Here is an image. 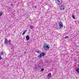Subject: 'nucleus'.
Masks as SVG:
<instances>
[{"mask_svg": "<svg viewBox=\"0 0 79 79\" xmlns=\"http://www.w3.org/2000/svg\"><path fill=\"white\" fill-rule=\"evenodd\" d=\"M55 2L56 4L58 5H60L62 3L63 0H55Z\"/></svg>", "mask_w": 79, "mask_h": 79, "instance_id": "obj_1", "label": "nucleus"}, {"mask_svg": "<svg viewBox=\"0 0 79 79\" xmlns=\"http://www.w3.org/2000/svg\"><path fill=\"white\" fill-rule=\"evenodd\" d=\"M43 47L45 50H48L50 49V47L46 44H45Z\"/></svg>", "mask_w": 79, "mask_h": 79, "instance_id": "obj_2", "label": "nucleus"}, {"mask_svg": "<svg viewBox=\"0 0 79 79\" xmlns=\"http://www.w3.org/2000/svg\"><path fill=\"white\" fill-rule=\"evenodd\" d=\"M45 55V52H42V53H40L39 55H38L37 56V57L40 58H41V57L42 56H44Z\"/></svg>", "mask_w": 79, "mask_h": 79, "instance_id": "obj_3", "label": "nucleus"}, {"mask_svg": "<svg viewBox=\"0 0 79 79\" xmlns=\"http://www.w3.org/2000/svg\"><path fill=\"white\" fill-rule=\"evenodd\" d=\"M9 41L6 38L4 40V44L6 45V46H8V44H9Z\"/></svg>", "mask_w": 79, "mask_h": 79, "instance_id": "obj_4", "label": "nucleus"}, {"mask_svg": "<svg viewBox=\"0 0 79 79\" xmlns=\"http://www.w3.org/2000/svg\"><path fill=\"white\" fill-rule=\"evenodd\" d=\"M58 25L60 26V27L59 28L60 29H61V27H63V23H62L61 22H60L59 23Z\"/></svg>", "mask_w": 79, "mask_h": 79, "instance_id": "obj_5", "label": "nucleus"}, {"mask_svg": "<svg viewBox=\"0 0 79 79\" xmlns=\"http://www.w3.org/2000/svg\"><path fill=\"white\" fill-rule=\"evenodd\" d=\"M60 9L61 10H64L65 9V6H60Z\"/></svg>", "mask_w": 79, "mask_h": 79, "instance_id": "obj_6", "label": "nucleus"}, {"mask_svg": "<svg viewBox=\"0 0 79 79\" xmlns=\"http://www.w3.org/2000/svg\"><path fill=\"white\" fill-rule=\"evenodd\" d=\"M38 68H40V66L39 65H35L34 68L35 69H38Z\"/></svg>", "mask_w": 79, "mask_h": 79, "instance_id": "obj_7", "label": "nucleus"}, {"mask_svg": "<svg viewBox=\"0 0 79 79\" xmlns=\"http://www.w3.org/2000/svg\"><path fill=\"white\" fill-rule=\"evenodd\" d=\"M11 40H9V44H10V47H13V44H11Z\"/></svg>", "mask_w": 79, "mask_h": 79, "instance_id": "obj_8", "label": "nucleus"}, {"mask_svg": "<svg viewBox=\"0 0 79 79\" xmlns=\"http://www.w3.org/2000/svg\"><path fill=\"white\" fill-rule=\"evenodd\" d=\"M51 76H52V73H50L48 74L47 77L48 78H50V77H51Z\"/></svg>", "mask_w": 79, "mask_h": 79, "instance_id": "obj_9", "label": "nucleus"}, {"mask_svg": "<svg viewBox=\"0 0 79 79\" xmlns=\"http://www.w3.org/2000/svg\"><path fill=\"white\" fill-rule=\"evenodd\" d=\"M26 39L27 40H29V36L28 35H27L26 36Z\"/></svg>", "mask_w": 79, "mask_h": 79, "instance_id": "obj_10", "label": "nucleus"}, {"mask_svg": "<svg viewBox=\"0 0 79 79\" xmlns=\"http://www.w3.org/2000/svg\"><path fill=\"white\" fill-rule=\"evenodd\" d=\"M75 71L77 72V73H79V68H76L75 69Z\"/></svg>", "mask_w": 79, "mask_h": 79, "instance_id": "obj_11", "label": "nucleus"}, {"mask_svg": "<svg viewBox=\"0 0 79 79\" xmlns=\"http://www.w3.org/2000/svg\"><path fill=\"white\" fill-rule=\"evenodd\" d=\"M26 32H27V30H25L22 34L23 35H24V34H25V33H26Z\"/></svg>", "mask_w": 79, "mask_h": 79, "instance_id": "obj_12", "label": "nucleus"}, {"mask_svg": "<svg viewBox=\"0 0 79 79\" xmlns=\"http://www.w3.org/2000/svg\"><path fill=\"white\" fill-rule=\"evenodd\" d=\"M0 54L1 55H3L4 54V53H3V52H1L0 53Z\"/></svg>", "mask_w": 79, "mask_h": 79, "instance_id": "obj_13", "label": "nucleus"}, {"mask_svg": "<svg viewBox=\"0 0 79 79\" xmlns=\"http://www.w3.org/2000/svg\"><path fill=\"white\" fill-rule=\"evenodd\" d=\"M72 17L73 19H75V16L73 15H72Z\"/></svg>", "mask_w": 79, "mask_h": 79, "instance_id": "obj_14", "label": "nucleus"}, {"mask_svg": "<svg viewBox=\"0 0 79 79\" xmlns=\"http://www.w3.org/2000/svg\"><path fill=\"white\" fill-rule=\"evenodd\" d=\"M34 28V27L32 25H31L30 26V28L31 29H32L33 28Z\"/></svg>", "mask_w": 79, "mask_h": 79, "instance_id": "obj_15", "label": "nucleus"}, {"mask_svg": "<svg viewBox=\"0 0 79 79\" xmlns=\"http://www.w3.org/2000/svg\"><path fill=\"white\" fill-rule=\"evenodd\" d=\"M3 15V13L0 12V16H2Z\"/></svg>", "mask_w": 79, "mask_h": 79, "instance_id": "obj_16", "label": "nucleus"}, {"mask_svg": "<svg viewBox=\"0 0 79 79\" xmlns=\"http://www.w3.org/2000/svg\"><path fill=\"white\" fill-rule=\"evenodd\" d=\"M11 50H13V49H14V48H13V46H12V47H11Z\"/></svg>", "mask_w": 79, "mask_h": 79, "instance_id": "obj_17", "label": "nucleus"}, {"mask_svg": "<svg viewBox=\"0 0 79 79\" xmlns=\"http://www.w3.org/2000/svg\"><path fill=\"white\" fill-rule=\"evenodd\" d=\"M44 71V68H42L41 70V71Z\"/></svg>", "mask_w": 79, "mask_h": 79, "instance_id": "obj_18", "label": "nucleus"}, {"mask_svg": "<svg viewBox=\"0 0 79 79\" xmlns=\"http://www.w3.org/2000/svg\"><path fill=\"white\" fill-rule=\"evenodd\" d=\"M1 60H2V56L0 55V61Z\"/></svg>", "mask_w": 79, "mask_h": 79, "instance_id": "obj_19", "label": "nucleus"}, {"mask_svg": "<svg viewBox=\"0 0 79 79\" xmlns=\"http://www.w3.org/2000/svg\"><path fill=\"white\" fill-rule=\"evenodd\" d=\"M69 37H68V36H66L65 37V39H67V38H68Z\"/></svg>", "mask_w": 79, "mask_h": 79, "instance_id": "obj_20", "label": "nucleus"}, {"mask_svg": "<svg viewBox=\"0 0 79 79\" xmlns=\"http://www.w3.org/2000/svg\"><path fill=\"white\" fill-rule=\"evenodd\" d=\"M36 52H37V53H39L40 52V51H36Z\"/></svg>", "mask_w": 79, "mask_h": 79, "instance_id": "obj_21", "label": "nucleus"}, {"mask_svg": "<svg viewBox=\"0 0 79 79\" xmlns=\"http://www.w3.org/2000/svg\"><path fill=\"white\" fill-rule=\"evenodd\" d=\"M35 8L36 9L37 8V6H34Z\"/></svg>", "mask_w": 79, "mask_h": 79, "instance_id": "obj_22", "label": "nucleus"}, {"mask_svg": "<svg viewBox=\"0 0 79 79\" xmlns=\"http://www.w3.org/2000/svg\"><path fill=\"white\" fill-rule=\"evenodd\" d=\"M38 65H39L40 64V62H38Z\"/></svg>", "mask_w": 79, "mask_h": 79, "instance_id": "obj_23", "label": "nucleus"}, {"mask_svg": "<svg viewBox=\"0 0 79 79\" xmlns=\"http://www.w3.org/2000/svg\"><path fill=\"white\" fill-rule=\"evenodd\" d=\"M10 5H11V6H13V4H11Z\"/></svg>", "mask_w": 79, "mask_h": 79, "instance_id": "obj_24", "label": "nucleus"}, {"mask_svg": "<svg viewBox=\"0 0 79 79\" xmlns=\"http://www.w3.org/2000/svg\"><path fill=\"white\" fill-rule=\"evenodd\" d=\"M26 53V52H24V54H25V53Z\"/></svg>", "mask_w": 79, "mask_h": 79, "instance_id": "obj_25", "label": "nucleus"}, {"mask_svg": "<svg viewBox=\"0 0 79 79\" xmlns=\"http://www.w3.org/2000/svg\"><path fill=\"white\" fill-rule=\"evenodd\" d=\"M78 67L79 68V64L78 65Z\"/></svg>", "mask_w": 79, "mask_h": 79, "instance_id": "obj_26", "label": "nucleus"}, {"mask_svg": "<svg viewBox=\"0 0 79 79\" xmlns=\"http://www.w3.org/2000/svg\"><path fill=\"white\" fill-rule=\"evenodd\" d=\"M78 60H79V57H78Z\"/></svg>", "mask_w": 79, "mask_h": 79, "instance_id": "obj_27", "label": "nucleus"}]
</instances>
